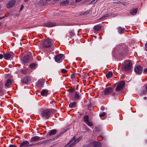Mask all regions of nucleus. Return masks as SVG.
<instances>
[{
  "mask_svg": "<svg viewBox=\"0 0 147 147\" xmlns=\"http://www.w3.org/2000/svg\"><path fill=\"white\" fill-rule=\"evenodd\" d=\"M85 123L88 125L90 126H92L93 125V124H92V123L91 122L89 121V120L86 122Z\"/></svg>",
  "mask_w": 147,
  "mask_h": 147,
  "instance_id": "28",
  "label": "nucleus"
},
{
  "mask_svg": "<svg viewBox=\"0 0 147 147\" xmlns=\"http://www.w3.org/2000/svg\"><path fill=\"white\" fill-rule=\"evenodd\" d=\"M9 147H17L16 146L14 145H9Z\"/></svg>",
  "mask_w": 147,
  "mask_h": 147,
  "instance_id": "39",
  "label": "nucleus"
},
{
  "mask_svg": "<svg viewBox=\"0 0 147 147\" xmlns=\"http://www.w3.org/2000/svg\"><path fill=\"white\" fill-rule=\"evenodd\" d=\"M61 72L63 73H65L67 72V71L65 69H63L61 70Z\"/></svg>",
  "mask_w": 147,
  "mask_h": 147,
  "instance_id": "37",
  "label": "nucleus"
},
{
  "mask_svg": "<svg viewBox=\"0 0 147 147\" xmlns=\"http://www.w3.org/2000/svg\"><path fill=\"white\" fill-rule=\"evenodd\" d=\"M63 55L62 54H59L56 55L55 57V61L58 63H60L62 60Z\"/></svg>",
  "mask_w": 147,
  "mask_h": 147,
  "instance_id": "9",
  "label": "nucleus"
},
{
  "mask_svg": "<svg viewBox=\"0 0 147 147\" xmlns=\"http://www.w3.org/2000/svg\"><path fill=\"white\" fill-rule=\"evenodd\" d=\"M103 139V137L101 136H98L97 138V139L99 141H100L102 140Z\"/></svg>",
  "mask_w": 147,
  "mask_h": 147,
  "instance_id": "33",
  "label": "nucleus"
},
{
  "mask_svg": "<svg viewBox=\"0 0 147 147\" xmlns=\"http://www.w3.org/2000/svg\"><path fill=\"white\" fill-rule=\"evenodd\" d=\"M1 23H0V26H1Z\"/></svg>",
  "mask_w": 147,
  "mask_h": 147,
  "instance_id": "50",
  "label": "nucleus"
},
{
  "mask_svg": "<svg viewBox=\"0 0 147 147\" xmlns=\"http://www.w3.org/2000/svg\"><path fill=\"white\" fill-rule=\"evenodd\" d=\"M29 0H24L25 2H26L28 1Z\"/></svg>",
  "mask_w": 147,
  "mask_h": 147,
  "instance_id": "48",
  "label": "nucleus"
},
{
  "mask_svg": "<svg viewBox=\"0 0 147 147\" xmlns=\"http://www.w3.org/2000/svg\"><path fill=\"white\" fill-rule=\"evenodd\" d=\"M146 72H147V68H146L145 69L144 71V73H146Z\"/></svg>",
  "mask_w": 147,
  "mask_h": 147,
  "instance_id": "41",
  "label": "nucleus"
},
{
  "mask_svg": "<svg viewBox=\"0 0 147 147\" xmlns=\"http://www.w3.org/2000/svg\"><path fill=\"white\" fill-rule=\"evenodd\" d=\"M146 90H144L143 91V94H145L146 93Z\"/></svg>",
  "mask_w": 147,
  "mask_h": 147,
  "instance_id": "42",
  "label": "nucleus"
},
{
  "mask_svg": "<svg viewBox=\"0 0 147 147\" xmlns=\"http://www.w3.org/2000/svg\"><path fill=\"white\" fill-rule=\"evenodd\" d=\"M23 8V6L22 5L21 6L20 10H21Z\"/></svg>",
  "mask_w": 147,
  "mask_h": 147,
  "instance_id": "43",
  "label": "nucleus"
},
{
  "mask_svg": "<svg viewBox=\"0 0 147 147\" xmlns=\"http://www.w3.org/2000/svg\"><path fill=\"white\" fill-rule=\"evenodd\" d=\"M81 137H79L77 139L75 140V137L74 136L70 140L69 143L70 144L69 145L70 147H71L78 143L81 139Z\"/></svg>",
  "mask_w": 147,
  "mask_h": 147,
  "instance_id": "4",
  "label": "nucleus"
},
{
  "mask_svg": "<svg viewBox=\"0 0 147 147\" xmlns=\"http://www.w3.org/2000/svg\"><path fill=\"white\" fill-rule=\"evenodd\" d=\"M101 143L97 141H94L92 143V145L93 147H101Z\"/></svg>",
  "mask_w": 147,
  "mask_h": 147,
  "instance_id": "13",
  "label": "nucleus"
},
{
  "mask_svg": "<svg viewBox=\"0 0 147 147\" xmlns=\"http://www.w3.org/2000/svg\"><path fill=\"white\" fill-rule=\"evenodd\" d=\"M29 80V78L28 77H26L23 79L22 82L25 84L28 83Z\"/></svg>",
  "mask_w": 147,
  "mask_h": 147,
  "instance_id": "21",
  "label": "nucleus"
},
{
  "mask_svg": "<svg viewBox=\"0 0 147 147\" xmlns=\"http://www.w3.org/2000/svg\"><path fill=\"white\" fill-rule=\"evenodd\" d=\"M69 91L71 93L75 91V89L74 88H71L69 90Z\"/></svg>",
  "mask_w": 147,
  "mask_h": 147,
  "instance_id": "34",
  "label": "nucleus"
},
{
  "mask_svg": "<svg viewBox=\"0 0 147 147\" xmlns=\"http://www.w3.org/2000/svg\"><path fill=\"white\" fill-rule=\"evenodd\" d=\"M145 88H146V90H147V85H145Z\"/></svg>",
  "mask_w": 147,
  "mask_h": 147,
  "instance_id": "44",
  "label": "nucleus"
},
{
  "mask_svg": "<svg viewBox=\"0 0 147 147\" xmlns=\"http://www.w3.org/2000/svg\"><path fill=\"white\" fill-rule=\"evenodd\" d=\"M30 57L28 55L25 56L23 59V61L25 63H27L28 62L29 60Z\"/></svg>",
  "mask_w": 147,
  "mask_h": 147,
  "instance_id": "17",
  "label": "nucleus"
},
{
  "mask_svg": "<svg viewBox=\"0 0 147 147\" xmlns=\"http://www.w3.org/2000/svg\"><path fill=\"white\" fill-rule=\"evenodd\" d=\"M40 137L38 136H35L32 137L31 140L32 142H33L38 140L40 139Z\"/></svg>",
  "mask_w": 147,
  "mask_h": 147,
  "instance_id": "22",
  "label": "nucleus"
},
{
  "mask_svg": "<svg viewBox=\"0 0 147 147\" xmlns=\"http://www.w3.org/2000/svg\"><path fill=\"white\" fill-rule=\"evenodd\" d=\"M76 74H71V78L72 79H74L76 77Z\"/></svg>",
  "mask_w": 147,
  "mask_h": 147,
  "instance_id": "30",
  "label": "nucleus"
},
{
  "mask_svg": "<svg viewBox=\"0 0 147 147\" xmlns=\"http://www.w3.org/2000/svg\"><path fill=\"white\" fill-rule=\"evenodd\" d=\"M76 102H71L69 104V106L71 108H74L76 107Z\"/></svg>",
  "mask_w": 147,
  "mask_h": 147,
  "instance_id": "19",
  "label": "nucleus"
},
{
  "mask_svg": "<svg viewBox=\"0 0 147 147\" xmlns=\"http://www.w3.org/2000/svg\"><path fill=\"white\" fill-rule=\"evenodd\" d=\"M69 3V1L67 0H66L65 1H64L61 4H62L63 5L64 4H68Z\"/></svg>",
  "mask_w": 147,
  "mask_h": 147,
  "instance_id": "32",
  "label": "nucleus"
},
{
  "mask_svg": "<svg viewBox=\"0 0 147 147\" xmlns=\"http://www.w3.org/2000/svg\"><path fill=\"white\" fill-rule=\"evenodd\" d=\"M41 115L43 119H48L51 115V113L50 110L46 109L41 111Z\"/></svg>",
  "mask_w": 147,
  "mask_h": 147,
  "instance_id": "2",
  "label": "nucleus"
},
{
  "mask_svg": "<svg viewBox=\"0 0 147 147\" xmlns=\"http://www.w3.org/2000/svg\"><path fill=\"white\" fill-rule=\"evenodd\" d=\"M37 86L39 87H42L43 85V83L42 82L40 81H38L37 82Z\"/></svg>",
  "mask_w": 147,
  "mask_h": 147,
  "instance_id": "25",
  "label": "nucleus"
},
{
  "mask_svg": "<svg viewBox=\"0 0 147 147\" xmlns=\"http://www.w3.org/2000/svg\"><path fill=\"white\" fill-rule=\"evenodd\" d=\"M13 54L9 52L4 53V58L6 60H9L10 59H12L13 58Z\"/></svg>",
  "mask_w": 147,
  "mask_h": 147,
  "instance_id": "6",
  "label": "nucleus"
},
{
  "mask_svg": "<svg viewBox=\"0 0 147 147\" xmlns=\"http://www.w3.org/2000/svg\"><path fill=\"white\" fill-rule=\"evenodd\" d=\"M57 132V130L55 129L51 130L48 134V135L49 136L54 135L56 134Z\"/></svg>",
  "mask_w": 147,
  "mask_h": 147,
  "instance_id": "15",
  "label": "nucleus"
},
{
  "mask_svg": "<svg viewBox=\"0 0 147 147\" xmlns=\"http://www.w3.org/2000/svg\"><path fill=\"white\" fill-rule=\"evenodd\" d=\"M144 100H146V98H147L146 97H144Z\"/></svg>",
  "mask_w": 147,
  "mask_h": 147,
  "instance_id": "47",
  "label": "nucleus"
},
{
  "mask_svg": "<svg viewBox=\"0 0 147 147\" xmlns=\"http://www.w3.org/2000/svg\"><path fill=\"white\" fill-rule=\"evenodd\" d=\"M48 93V91L47 89H43L40 93V94L43 96H47Z\"/></svg>",
  "mask_w": 147,
  "mask_h": 147,
  "instance_id": "14",
  "label": "nucleus"
},
{
  "mask_svg": "<svg viewBox=\"0 0 147 147\" xmlns=\"http://www.w3.org/2000/svg\"><path fill=\"white\" fill-rule=\"evenodd\" d=\"M84 121L85 123H86V122L88 121V115L85 116L84 117Z\"/></svg>",
  "mask_w": 147,
  "mask_h": 147,
  "instance_id": "27",
  "label": "nucleus"
},
{
  "mask_svg": "<svg viewBox=\"0 0 147 147\" xmlns=\"http://www.w3.org/2000/svg\"><path fill=\"white\" fill-rule=\"evenodd\" d=\"M81 0H76V1L78 2L80 1Z\"/></svg>",
  "mask_w": 147,
  "mask_h": 147,
  "instance_id": "46",
  "label": "nucleus"
},
{
  "mask_svg": "<svg viewBox=\"0 0 147 147\" xmlns=\"http://www.w3.org/2000/svg\"><path fill=\"white\" fill-rule=\"evenodd\" d=\"M134 70L136 74H140L142 72V69L141 67L139 65L135 67Z\"/></svg>",
  "mask_w": 147,
  "mask_h": 147,
  "instance_id": "7",
  "label": "nucleus"
},
{
  "mask_svg": "<svg viewBox=\"0 0 147 147\" xmlns=\"http://www.w3.org/2000/svg\"><path fill=\"white\" fill-rule=\"evenodd\" d=\"M137 9H133L130 12V13L132 15H135L137 12Z\"/></svg>",
  "mask_w": 147,
  "mask_h": 147,
  "instance_id": "23",
  "label": "nucleus"
},
{
  "mask_svg": "<svg viewBox=\"0 0 147 147\" xmlns=\"http://www.w3.org/2000/svg\"><path fill=\"white\" fill-rule=\"evenodd\" d=\"M59 0H53L54 1H59Z\"/></svg>",
  "mask_w": 147,
  "mask_h": 147,
  "instance_id": "49",
  "label": "nucleus"
},
{
  "mask_svg": "<svg viewBox=\"0 0 147 147\" xmlns=\"http://www.w3.org/2000/svg\"><path fill=\"white\" fill-rule=\"evenodd\" d=\"M101 29V27L100 25H97L95 26L94 27V31H98Z\"/></svg>",
  "mask_w": 147,
  "mask_h": 147,
  "instance_id": "16",
  "label": "nucleus"
},
{
  "mask_svg": "<svg viewBox=\"0 0 147 147\" xmlns=\"http://www.w3.org/2000/svg\"><path fill=\"white\" fill-rule=\"evenodd\" d=\"M118 31L120 34H122L124 32L125 29L122 28L121 27H119L118 28Z\"/></svg>",
  "mask_w": 147,
  "mask_h": 147,
  "instance_id": "20",
  "label": "nucleus"
},
{
  "mask_svg": "<svg viewBox=\"0 0 147 147\" xmlns=\"http://www.w3.org/2000/svg\"><path fill=\"white\" fill-rule=\"evenodd\" d=\"M52 42L51 40L49 39H45L42 44L43 47L46 48H49L51 47L52 44Z\"/></svg>",
  "mask_w": 147,
  "mask_h": 147,
  "instance_id": "3",
  "label": "nucleus"
},
{
  "mask_svg": "<svg viewBox=\"0 0 147 147\" xmlns=\"http://www.w3.org/2000/svg\"><path fill=\"white\" fill-rule=\"evenodd\" d=\"M3 57V55L2 54H0V59H2Z\"/></svg>",
  "mask_w": 147,
  "mask_h": 147,
  "instance_id": "40",
  "label": "nucleus"
},
{
  "mask_svg": "<svg viewBox=\"0 0 147 147\" xmlns=\"http://www.w3.org/2000/svg\"><path fill=\"white\" fill-rule=\"evenodd\" d=\"M69 34H70V35L71 36H73L74 35V31L72 30H71L69 32Z\"/></svg>",
  "mask_w": 147,
  "mask_h": 147,
  "instance_id": "31",
  "label": "nucleus"
},
{
  "mask_svg": "<svg viewBox=\"0 0 147 147\" xmlns=\"http://www.w3.org/2000/svg\"><path fill=\"white\" fill-rule=\"evenodd\" d=\"M16 0H12L10 1L6 5V7L8 8H9L13 7L15 4Z\"/></svg>",
  "mask_w": 147,
  "mask_h": 147,
  "instance_id": "8",
  "label": "nucleus"
},
{
  "mask_svg": "<svg viewBox=\"0 0 147 147\" xmlns=\"http://www.w3.org/2000/svg\"><path fill=\"white\" fill-rule=\"evenodd\" d=\"M132 67V64L130 61H126L125 62V65L122 64L121 69L124 71L130 70Z\"/></svg>",
  "mask_w": 147,
  "mask_h": 147,
  "instance_id": "1",
  "label": "nucleus"
},
{
  "mask_svg": "<svg viewBox=\"0 0 147 147\" xmlns=\"http://www.w3.org/2000/svg\"><path fill=\"white\" fill-rule=\"evenodd\" d=\"M56 24L55 23L53 22H48L45 24V26L47 27H51L56 26Z\"/></svg>",
  "mask_w": 147,
  "mask_h": 147,
  "instance_id": "11",
  "label": "nucleus"
},
{
  "mask_svg": "<svg viewBox=\"0 0 147 147\" xmlns=\"http://www.w3.org/2000/svg\"><path fill=\"white\" fill-rule=\"evenodd\" d=\"M74 98L76 100H79L80 98V96L79 94L77 92H76Z\"/></svg>",
  "mask_w": 147,
  "mask_h": 147,
  "instance_id": "24",
  "label": "nucleus"
},
{
  "mask_svg": "<svg viewBox=\"0 0 147 147\" xmlns=\"http://www.w3.org/2000/svg\"><path fill=\"white\" fill-rule=\"evenodd\" d=\"M125 83L123 81L120 82L116 87L115 90L116 91H122L124 87Z\"/></svg>",
  "mask_w": 147,
  "mask_h": 147,
  "instance_id": "5",
  "label": "nucleus"
},
{
  "mask_svg": "<svg viewBox=\"0 0 147 147\" xmlns=\"http://www.w3.org/2000/svg\"><path fill=\"white\" fill-rule=\"evenodd\" d=\"M74 24L72 23H68L66 25V26H72Z\"/></svg>",
  "mask_w": 147,
  "mask_h": 147,
  "instance_id": "36",
  "label": "nucleus"
},
{
  "mask_svg": "<svg viewBox=\"0 0 147 147\" xmlns=\"http://www.w3.org/2000/svg\"><path fill=\"white\" fill-rule=\"evenodd\" d=\"M29 142L27 141H23L20 145V147H27L29 146Z\"/></svg>",
  "mask_w": 147,
  "mask_h": 147,
  "instance_id": "12",
  "label": "nucleus"
},
{
  "mask_svg": "<svg viewBox=\"0 0 147 147\" xmlns=\"http://www.w3.org/2000/svg\"><path fill=\"white\" fill-rule=\"evenodd\" d=\"M145 45H146V44H145Z\"/></svg>",
  "mask_w": 147,
  "mask_h": 147,
  "instance_id": "51",
  "label": "nucleus"
},
{
  "mask_svg": "<svg viewBox=\"0 0 147 147\" xmlns=\"http://www.w3.org/2000/svg\"><path fill=\"white\" fill-rule=\"evenodd\" d=\"M105 114V112H103L102 113L100 114L99 116L100 117H102L104 116Z\"/></svg>",
  "mask_w": 147,
  "mask_h": 147,
  "instance_id": "35",
  "label": "nucleus"
},
{
  "mask_svg": "<svg viewBox=\"0 0 147 147\" xmlns=\"http://www.w3.org/2000/svg\"><path fill=\"white\" fill-rule=\"evenodd\" d=\"M11 84V80L9 79L7 80L5 84V86H10Z\"/></svg>",
  "mask_w": 147,
  "mask_h": 147,
  "instance_id": "18",
  "label": "nucleus"
},
{
  "mask_svg": "<svg viewBox=\"0 0 147 147\" xmlns=\"http://www.w3.org/2000/svg\"><path fill=\"white\" fill-rule=\"evenodd\" d=\"M112 75H113L112 72L111 71H110L106 74V77L107 78H110L112 76Z\"/></svg>",
  "mask_w": 147,
  "mask_h": 147,
  "instance_id": "26",
  "label": "nucleus"
},
{
  "mask_svg": "<svg viewBox=\"0 0 147 147\" xmlns=\"http://www.w3.org/2000/svg\"><path fill=\"white\" fill-rule=\"evenodd\" d=\"M107 16H108L107 14H105V15H104V16H102V17H101L100 18V19H102L105 17H107Z\"/></svg>",
  "mask_w": 147,
  "mask_h": 147,
  "instance_id": "38",
  "label": "nucleus"
},
{
  "mask_svg": "<svg viewBox=\"0 0 147 147\" xmlns=\"http://www.w3.org/2000/svg\"><path fill=\"white\" fill-rule=\"evenodd\" d=\"M22 73H23L24 74H26V73H25V71L24 70L22 71Z\"/></svg>",
  "mask_w": 147,
  "mask_h": 147,
  "instance_id": "45",
  "label": "nucleus"
},
{
  "mask_svg": "<svg viewBox=\"0 0 147 147\" xmlns=\"http://www.w3.org/2000/svg\"><path fill=\"white\" fill-rule=\"evenodd\" d=\"M113 91V89L111 87L107 88L104 90V94L108 95L111 93Z\"/></svg>",
  "mask_w": 147,
  "mask_h": 147,
  "instance_id": "10",
  "label": "nucleus"
},
{
  "mask_svg": "<svg viewBox=\"0 0 147 147\" xmlns=\"http://www.w3.org/2000/svg\"><path fill=\"white\" fill-rule=\"evenodd\" d=\"M36 65L35 63H33L30 65V67L31 68H34L35 67Z\"/></svg>",
  "mask_w": 147,
  "mask_h": 147,
  "instance_id": "29",
  "label": "nucleus"
}]
</instances>
